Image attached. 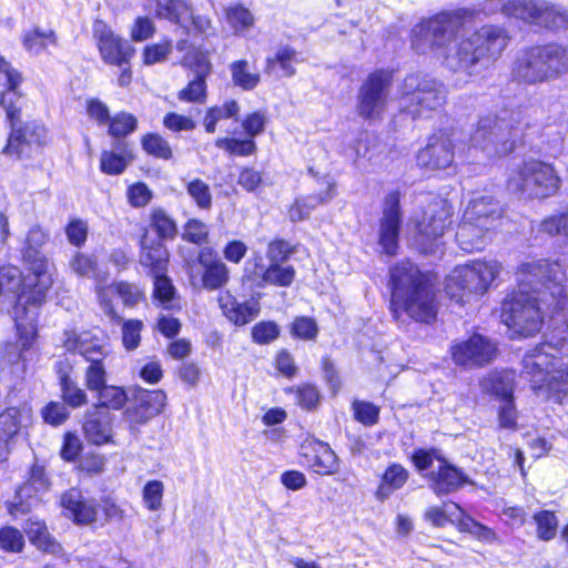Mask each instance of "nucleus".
I'll return each instance as SVG.
<instances>
[{"instance_id":"1","label":"nucleus","mask_w":568,"mask_h":568,"mask_svg":"<svg viewBox=\"0 0 568 568\" xmlns=\"http://www.w3.org/2000/svg\"><path fill=\"white\" fill-rule=\"evenodd\" d=\"M475 13L459 8L424 19L412 30L413 49L443 58L453 71L477 73L500 57L509 38L504 28L494 24L470 32Z\"/></svg>"},{"instance_id":"2","label":"nucleus","mask_w":568,"mask_h":568,"mask_svg":"<svg viewBox=\"0 0 568 568\" xmlns=\"http://www.w3.org/2000/svg\"><path fill=\"white\" fill-rule=\"evenodd\" d=\"M390 311L399 321L403 315L430 323L437 315L436 293L429 277L409 261L389 268Z\"/></svg>"},{"instance_id":"3","label":"nucleus","mask_w":568,"mask_h":568,"mask_svg":"<svg viewBox=\"0 0 568 568\" xmlns=\"http://www.w3.org/2000/svg\"><path fill=\"white\" fill-rule=\"evenodd\" d=\"M52 284L51 277H23L16 266L0 267V313H9L17 329L33 334L39 308Z\"/></svg>"},{"instance_id":"4","label":"nucleus","mask_w":568,"mask_h":568,"mask_svg":"<svg viewBox=\"0 0 568 568\" xmlns=\"http://www.w3.org/2000/svg\"><path fill=\"white\" fill-rule=\"evenodd\" d=\"M565 342H545L529 351L523 359V373L535 392L557 403H568V362L557 355Z\"/></svg>"},{"instance_id":"5","label":"nucleus","mask_w":568,"mask_h":568,"mask_svg":"<svg viewBox=\"0 0 568 568\" xmlns=\"http://www.w3.org/2000/svg\"><path fill=\"white\" fill-rule=\"evenodd\" d=\"M501 268L496 260H474L458 265L446 278V294L458 304L477 301L491 288Z\"/></svg>"},{"instance_id":"6","label":"nucleus","mask_w":568,"mask_h":568,"mask_svg":"<svg viewBox=\"0 0 568 568\" xmlns=\"http://www.w3.org/2000/svg\"><path fill=\"white\" fill-rule=\"evenodd\" d=\"M524 128L513 115L511 123L494 115H486L478 120L470 131L469 146L480 150L489 159L509 154L521 139Z\"/></svg>"},{"instance_id":"7","label":"nucleus","mask_w":568,"mask_h":568,"mask_svg":"<svg viewBox=\"0 0 568 568\" xmlns=\"http://www.w3.org/2000/svg\"><path fill=\"white\" fill-rule=\"evenodd\" d=\"M561 179L550 163L539 160L524 161L511 169L507 187L511 193L544 200L557 194Z\"/></svg>"},{"instance_id":"8","label":"nucleus","mask_w":568,"mask_h":568,"mask_svg":"<svg viewBox=\"0 0 568 568\" xmlns=\"http://www.w3.org/2000/svg\"><path fill=\"white\" fill-rule=\"evenodd\" d=\"M443 83L428 75L409 74L398 89L399 108L413 118H426L446 102Z\"/></svg>"},{"instance_id":"9","label":"nucleus","mask_w":568,"mask_h":568,"mask_svg":"<svg viewBox=\"0 0 568 568\" xmlns=\"http://www.w3.org/2000/svg\"><path fill=\"white\" fill-rule=\"evenodd\" d=\"M452 207L443 199H434L415 219L416 243L425 254H434L443 244V236L452 225Z\"/></svg>"},{"instance_id":"10","label":"nucleus","mask_w":568,"mask_h":568,"mask_svg":"<svg viewBox=\"0 0 568 568\" xmlns=\"http://www.w3.org/2000/svg\"><path fill=\"white\" fill-rule=\"evenodd\" d=\"M392 72L376 70L362 83L357 92L356 111L364 120L376 121L387 109Z\"/></svg>"},{"instance_id":"11","label":"nucleus","mask_w":568,"mask_h":568,"mask_svg":"<svg viewBox=\"0 0 568 568\" xmlns=\"http://www.w3.org/2000/svg\"><path fill=\"white\" fill-rule=\"evenodd\" d=\"M453 362L465 369H473L490 364L497 356V345L481 334H473L467 339L452 343Z\"/></svg>"},{"instance_id":"12","label":"nucleus","mask_w":568,"mask_h":568,"mask_svg":"<svg viewBox=\"0 0 568 568\" xmlns=\"http://www.w3.org/2000/svg\"><path fill=\"white\" fill-rule=\"evenodd\" d=\"M462 133L457 130L432 135L427 145L417 154V164L429 170L448 168L454 160L456 142Z\"/></svg>"},{"instance_id":"13","label":"nucleus","mask_w":568,"mask_h":568,"mask_svg":"<svg viewBox=\"0 0 568 568\" xmlns=\"http://www.w3.org/2000/svg\"><path fill=\"white\" fill-rule=\"evenodd\" d=\"M93 36L98 41L101 58L105 63L121 67L130 62L134 49L126 40L115 36L103 21L94 22Z\"/></svg>"},{"instance_id":"14","label":"nucleus","mask_w":568,"mask_h":568,"mask_svg":"<svg viewBox=\"0 0 568 568\" xmlns=\"http://www.w3.org/2000/svg\"><path fill=\"white\" fill-rule=\"evenodd\" d=\"M400 194L398 191L389 192L384 200L383 215L379 222L378 244L383 252L389 256L396 254L398 248V234L402 222L399 207Z\"/></svg>"},{"instance_id":"15","label":"nucleus","mask_w":568,"mask_h":568,"mask_svg":"<svg viewBox=\"0 0 568 568\" xmlns=\"http://www.w3.org/2000/svg\"><path fill=\"white\" fill-rule=\"evenodd\" d=\"M20 110L16 113L14 120L10 122L12 131L4 152L10 155L29 156L33 148H39L47 141V131L43 125L37 122L27 123L23 128L16 129V121L19 119Z\"/></svg>"},{"instance_id":"16","label":"nucleus","mask_w":568,"mask_h":568,"mask_svg":"<svg viewBox=\"0 0 568 568\" xmlns=\"http://www.w3.org/2000/svg\"><path fill=\"white\" fill-rule=\"evenodd\" d=\"M521 6L520 20L530 24L557 30L568 22L566 12L546 0H523Z\"/></svg>"},{"instance_id":"17","label":"nucleus","mask_w":568,"mask_h":568,"mask_svg":"<svg viewBox=\"0 0 568 568\" xmlns=\"http://www.w3.org/2000/svg\"><path fill=\"white\" fill-rule=\"evenodd\" d=\"M31 419L28 406L9 407L0 413V462L7 459L20 429Z\"/></svg>"},{"instance_id":"18","label":"nucleus","mask_w":568,"mask_h":568,"mask_svg":"<svg viewBox=\"0 0 568 568\" xmlns=\"http://www.w3.org/2000/svg\"><path fill=\"white\" fill-rule=\"evenodd\" d=\"M62 344L70 356L79 354L87 362L105 358L108 355L102 341L88 331H64Z\"/></svg>"},{"instance_id":"19","label":"nucleus","mask_w":568,"mask_h":568,"mask_svg":"<svg viewBox=\"0 0 568 568\" xmlns=\"http://www.w3.org/2000/svg\"><path fill=\"white\" fill-rule=\"evenodd\" d=\"M20 73L13 69L10 62L0 55V105L6 110L7 119L13 121L16 113L21 109L19 84Z\"/></svg>"},{"instance_id":"20","label":"nucleus","mask_w":568,"mask_h":568,"mask_svg":"<svg viewBox=\"0 0 568 568\" xmlns=\"http://www.w3.org/2000/svg\"><path fill=\"white\" fill-rule=\"evenodd\" d=\"M48 239L49 234L39 225L32 226L28 232L22 255L34 276L51 277L49 262L41 251Z\"/></svg>"},{"instance_id":"21","label":"nucleus","mask_w":568,"mask_h":568,"mask_svg":"<svg viewBox=\"0 0 568 568\" xmlns=\"http://www.w3.org/2000/svg\"><path fill=\"white\" fill-rule=\"evenodd\" d=\"M304 464L320 475H332L338 471L336 454L328 444L320 440L304 443L301 446Z\"/></svg>"},{"instance_id":"22","label":"nucleus","mask_w":568,"mask_h":568,"mask_svg":"<svg viewBox=\"0 0 568 568\" xmlns=\"http://www.w3.org/2000/svg\"><path fill=\"white\" fill-rule=\"evenodd\" d=\"M513 74L517 80L528 84L548 81L540 45L529 48L520 53L513 65Z\"/></svg>"},{"instance_id":"23","label":"nucleus","mask_w":568,"mask_h":568,"mask_svg":"<svg viewBox=\"0 0 568 568\" xmlns=\"http://www.w3.org/2000/svg\"><path fill=\"white\" fill-rule=\"evenodd\" d=\"M426 478L429 488L437 496L452 494L468 483L467 477L445 458L439 459V464L426 475Z\"/></svg>"},{"instance_id":"24","label":"nucleus","mask_w":568,"mask_h":568,"mask_svg":"<svg viewBox=\"0 0 568 568\" xmlns=\"http://www.w3.org/2000/svg\"><path fill=\"white\" fill-rule=\"evenodd\" d=\"M219 305L223 315L236 326H243L255 320L261 305L257 298L251 297L244 302L237 301L229 291H224L219 296Z\"/></svg>"},{"instance_id":"25","label":"nucleus","mask_w":568,"mask_h":568,"mask_svg":"<svg viewBox=\"0 0 568 568\" xmlns=\"http://www.w3.org/2000/svg\"><path fill=\"white\" fill-rule=\"evenodd\" d=\"M501 215L499 202L493 196L483 195L469 202L463 217L491 231Z\"/></svg>"},{"instance_id":"26","label":"nucleus","mask_w":568,"mask_h":568,"mask_svg":"<svg viewBox=\"0 0 568 568\" xmlns=\"http://www.w3.org/2000/svg\"><path fill=\"white\" fill-rule=\"evenodd\" d=\"M169 252L160 240L151 237L148 231L141 240L140 264L150 275L166 273Z\"/></svg>"},{"instance_id":"27","label":"nucleus","mask_w":568,"mask_h":568,"mask_svg":"<svg viewBox=\"0 0 568 568\" xmlns=\"http://www.w3.org/2000/svg\"><path fill=\"white\" fill-rule=\"evenodd\" d=\"M61 505L77 524H90L97 519L98 509L93 499L85 498L79 489L72 488L61 498Z\"/></svg>"},{"instance_id":"28","label":"nucleus","mask_w":568,"mask_h":568,"mask_svg":"<svg viewBox=\"0 0 568 568\" xmlns=\"http://www.w3.org/2000/svg\"><path fill=\"white\" fill-rule=\"evenodd\" d=\"M73 364L70 356H65L55 363V372L60 381L63 400L73 408L87 403V394L71 378Z\"/></svg>"},{"instance_id":"29","label":"nucleus","mask_w":568,"mask_h":568,"mask_svg":"<svg viewBox=\"0 0 568 568\" xmlns=\"http://www.w3.org/2000/svg\"><path fill=\"white\" fill-rule=\"evenodd\" d=\"M131 146L125 141H115L112 150H104L100 158V170L108 175L122 174L133 161Z\"/></svg>"},{"instance_id":"30","label":"nucleus","mask_w":568,"mask_h":568,"mask_svg":"<svg viewBox=\"0 0 568 568\" xmlns=\"http://www.w3.org/2000/svg\"><path fill=\"white\" fill-rule=\"evenodd\" d=\"M490 240L491 231L463 217L456 232V241L463 251H481Z\"/></svg>"},{"instance_id":"31","label":"nucleus","mask_w":568,"mask_h":568,"mask_svg":"<svg viewBox=\"0 0 568 568\" xmlns=\"http://www.w3.org/2000/svg\"><path fill=\"white\" fill-rule=\"evenodd\" d=\"M326 190L318 194L297 199L290 207L288 216L293 222L307 219L311 212L325 202L331 201L335 196V182L331 178H325Z\"/></svg>"},{"instance_id":"32","label":"nucleus","mask_w":568,"mask_h":568,"mask_svg":"<svg viewBox=\"0 0 568 568\" xmlns=\"http://www.w3.org/2000/svg\"><path fill=\"white\" fill-rule=\"evenodd\" d=\"M210 254L202 251L199 255V262L204 266L202 282L204 288L214 291L223 287L230 278L227 266L220 260H211Z\"/></svg>"},{"instance_id":"33","label":"nucleus","mask_w":568,"mask_h":568,"mask_svg":"<svg viewBox=\"0 0 568 568\" xmlns=\"http://www.w3.org/2000/svg\"><path fill=\"white\" fill-rule=\"evenodd\" d=\"M85 438L94 444L102 445L111 438L110 420L106 413L100 412L98 407L88 413L83 424Z\"/></svg>"},{"instance_id":"34","label":"nucleus","mask_w":568,"mask_h":568,"mask_svg":"<svg viewBox=\"0 0 568 568\" xmlns=\"http://www.w3.org/2000/svg\"><path fill=\"white\" fill-rule=\"evenodd\" d=\"M24 531L30 542L38 549L53 555L61 551V546L50 535L44 521L31 517L26 523Z\"/></svg>"},{"instance_id":"35","label":"nucleus","mask_w":568,"mask_h":568,"mask_svg":"<svg viewBox=\"0 0 568 568\" xmlns=\"http://www.w3.org/2000/svg\"><path fill=\"white\" fill-rule=\"evenodd\" d=\"M540 51L546 64L548 81L557 79L568 71V48L551 43L540 45Z\"/></svg>"},{"instance_id":"36","label":"nucleus","mask_w":568,"mask_h":568,"mask_svg":"<svg viewBox=\"0 0 568 568\" xmlns=\"http://www.w3.org/2000/svg\"><path fill=\"white\" fill-rule=\"evenodd\" d=\"M483 392L494 395L500 400L513 397L514 373L513 372H491L480 381Z\"/></svg>"},{"instance_id":"37","label":"nucleus","mask_w":568,"mask_h":568,"mask_svg":"<svg viewBox=\"0 0 568 568\" xmlns=\"http://www.w3.org/2000/svg\"><path fill=\"white\" fill-rule=\"evenodd\" d=\"M22 45L32 55L43 53L49 45H58V37L51 29L34 27L22 34Z\"/></svg>"},{"instance_id":"38","label":"nucleus","mask_w":568,"mask_h":568,"mask_svg":"<svg viewBox=\"0 0 568 568\" xmlns=\"http://www.w3.org/2000/svg\"><path fill=\"white\" fill-rule=\"evenodd\" d=\"M407 479L408 471L399 464H392L383 474L382 481L376 490L377 499H387L395 490L400 489Z\"/></svg>"},{"instance_id":"39","label":"nucleus","mask_w":568,"mask_h":568,"mask_svg":"<svg viewBox=\"0 0 568 568\" xmlns=\"http://www.w3.org/2000/svg\"><path fill=\"white\" fill-rule=\"evenodd\" d=\"M223 16L226 23L235 34H241L254 24L253 14L241 3L225 7L223 10Z\"/></svg>"},{"instance_id":"40","label":"nucleus","mask_w":568,"mask_h":568,"mask_svg":"<svg viewBox=\"0 0 568 568\" xmlns=\"http://www.w3.org/2000/svg\"><path fill=\"white\" fill-rule=\"evenodd\" d=\"M41 496L36 495L33 487L29 483H24L16 493L14 499L9 503L8 510L13 517L29 513L38 505Z\"/></svg>"},{"instance_id":"41","label":"nucleus","mask_w":568,"mask_h":568,"mask_svg":"<svg viewBox=\"0 0 568 568\" xmlns=\"http://www.w3.org/2000/svg\"><path fill=\"white\" fill-rule=\"evenodd\" d=\"M297 52L287 47H280L274 57L266 59V71L272 73L278 67L283 77H292L295 74L294 64L297 62Z\"/></svg>"},{"instance_id":"42","label":"nucleus","mask_w":568,"mask_h":568,"mask_svg":"<svg viewBox=\"0 0 568 568\" xmlns=\"http://www.w3.org/2000/svg\"><path fill=\"white\" fill-rule=\"evenodd\" d=\"M240 112V105L235 100H229L220 106L207 109L203 120L206 132L214 133L216 124L225 119H236Z\"/></svg>"},{"instance_id":"43","label":"nucleus","mask_w":568,"mask_h":568,"mask_svg":"<svg viewBox=\"0 0 568 568\" xmlns=\"http://www.w3.org/2000/svg\"><path fill=\"white\" fill-rule=\"evenodd\" d=\"M17 331L19 334L18 342L16 344H6L2 351L3 358L11 364H18L21 361H26L24 352L30 348L36 336V332H33V334H28L24 328ZM34 331H37V322H34Z\"/></svg>"},{"instance_id":"44","label":"nucleus","mask_w":568,"mask_h":568,"mask_svg":"<svg viewBox=\"0 0 568 568\" xmlns=\"http://www.w3.org/2000/svg\"><path fill=\"white\" fill-rule=\"evenodd\" d=\"M232 81L236 87L250 91L260 83V74L250 70L246 60H237L230 64Z\"/></svg>"},{"instance_id":"45","label":"nucleus","mask_w":568,"mask_h":568,"mask_svg":"<svg viewBox=\"0 0 568 568\" xmlns=\"http://www.w3.org/2000/svg\"><path fill=\"white\" fill-rule=\"evenodd\" d=\"M70 268L79 276L94 278L102 283L105 278L98 271V263L94 256L77 252L69 262Z\"/></svg>"},{"instance_id":"46","label":"nucleus","mask_w":568,"mask_h":568,"mask_svg":"<svg viewBox=\"0 0 568 568\" xmlns=\"http://www.w3.org/2000/svg\"><path fill=\"white\" fill-rule=\"evenodd\" d=\"M150 227L158 235L156 240L173 239L178 233L174 220L163 210L154 209L151 212Z\"/></svg>"},{"instance_id":"47","label":"nucleus","mask_w":568,"mask_h":568,"mask_svg":"<svg viewBox=\"0 0 568 568\" xmlns=\"http://www.w3.org/2000/svg\"><path fill=\"white\" fill-rule=\"evenodd\" d=\"M264 275L263 287L266 285L287 287L295 278V270L291 265H283L281 263L273 262L270 263Z\"/></svg>"},{"instance_id":"48","label":"nucleus","mask_w":568,"mask_h":568,"mask_svg":"<svg viewBox=\"0 0 568 568\" xmlns=\"http://www.w3.org/2000/svg\"><path fill=\"white\" fill-rule=\"evenodd\" d=\"M215 146L224 150L230 155L248 156L256 152V143L253 139L219 138Z\"/></svg>"},{"instance_id":"49","label":"nucleus","mask_w":568,"mask_h":568,"mask_svg":"<svg viewBox=\"0 0 568 568\" xmlns=\"http://www.w3.org/2000/svg\"><path fill=\"white\" fill-rule=\"evenodd\" d=\"M97 294L99 304L105 316L113 323H120L122 317L116 313L113 304V298L118 296L115 283L106 286H100V283H98Z\"/></svg>"},{"instance_id":"50","label":"nucleus","mask_w":568,"mask_h":568,"mask_svg":"<svg viewBox=\"0 0 568 568\" xmlns=\"http://www.w3.org/2000/svg\"><path fill=\"white\" fill-rule=\"evenodd\" d=\"M186 192L201 210L212 207V192L207 183L201 179H193L186 183Z\"/></svg>"},{"instance_id":"51","label":"nucleus","mask_w":568,"mask_h":568,"mask_svg":"<svg viewBox=\"0 0 568 568\" xmlns=\"http://www.w3.org/2000/svg\"><path fill=\"white\" fill-rule=\"evenodd\" d=\"M523 0H485L481 11L486 14L503 12L505 16L520 19Z\"/></svg>"},{"instance_id":"52","label":"nucleus","mask_w":568,"mask_h":568,"mask_svg":"<svg viewBox=\"0 0 568 568\" xmlns=\"http://www.w3.org/2000/svg\"><path fill=\"white\" fill-rule=\"evenodd\" d=\"M534 520L537 525V536L539 539L548 541L556 536L558 520L552 511L541 510L534 515Z\"/></svg>"},{"instance_id":"53","label":"nucleus","mask_w":568,"mask_h":568,"mask_svg":"<svg viewBox=\"0 0 568 568\" xmlns=\"http://www.w3.org/2000/svg\"><path fill=\"white\" fill-rule=\"evenodd\" d=\"M539 232L548 235L568 236V206L560 213L546 217L539 224Z\"/></svg>"},{"instance_id":"54","label":"nucleus","mask_w":568,"mask_h":568,"mask_svg":"<svg viewBox=\"0 0 568 568\" xmlns=\"http://www.w3.org/2000/svg\"><path fill=\"white\" fill-rule=\"evenodd\" d=\"M99 406L104 408L120 409L128 397L121 387L104 385L97 390Z\"/></svg>"},{"instance_id":"55","label":"nucleus","mask_w":568,"mask_h":568,"mask_svg":"<svg viewBox=\"0 0 568 568\" xmlns=\"http://www.w3.org/2000/svg\"><path fill=\"white\" fill-rule=\"evenodd\" d=\"M104 358H97L88 362L89 365L85 368V386L89 390L97 392L102 388L106 381L105 366L103 364Z\"/></svg>"},{"instance_id":"56","label":"nucleus","mask_w":568,"mask_h":568,"mask_svg":"<svg viewBox=\"0 0 568 568\" xmlns=\"http://www.w3.org/2000/svg\"><path fill=\"white\" fill-rule=\"evenodd\" d=\"M164 485L161 480H149L142 489V499L146 509L158 511L162 508Z\"/></svg>"},{"instance_id":"57","label":"nucleus","mask_w":568,"mask_h":568,"mask_svg":"<svg viewBox=\"0 0 568 568\" xmlns=\"http://www.w3.org/2000/svg\"><path fill=\"white\" fill-rule=\"evenodd\" d=\"M122 323V344L126 351L138 348L141 342V332L143 329V322L140 320H123Z\"/></svg>"},{"instance_id":"58","label":"nucleus","mask_w":568,"mask_h":568,"mask_svg":"<svg viewBox=\"0 0 568 568\" xmlns=\"http://www.w3.org/2000/svg\"><path fill=\"white\" fill-rule=\"evenodd\" d=\"M449 508H455L459 511V506L455 503H446L444 507L430 506L424 513V519L430 523L434 527H445L452 521Z\"/></svg>"},{"instance_id":"59","label":"nucleus","mask_w":568,"mask_h":568,"mask_svg":"<svg viewBox=\"0 0 568 568\" xmlns=\"http://www.w3.org/2000/svg\"><path fill=\"white\" fill-rule=\"evenodd\" d=\"M251 335L256 344H268L278 337L280 327L275 322L262 321L253 326Z\"/></svg>"},{"instance_id":"60","label":"nucleus","mask_w":568,"mask_h":568,"mask_svg":"<svg viewBox=\"0 0 568 568\" xmlns=\"http://www.w3.org/2000/svg\"><path fill=\"white\" fill-rule=\"evenodd\" d=\"M109 133L112 136H125L133 132L136 128V119L129 113H119L114 115L109 122Z\"/></svg>"},{"instance_id":"61","label":"nucleus","mask_w":568,"mask_h":568,"mask_svg":"<svg viewBox=\"0 0 568 568\" xmlns=\"http://www.w3.org/2000/svg\"><path fill=\"white\" fill-rule=\"evenodd\" d=\"M266 271L267 266H265L262 255L255 254L251 260L246 261L244 276L256 287L262 288Z\"/></svg>"},{"instance_id":"62","label":"nucleus","mask_w":568,"mask_h":568,"mask_svg":"<svg viewBox=\"0 0 568 568\" xmlns=\"http://www.w3.org/2000/svg\"><path fill=\"white\" fill-rule=\"evenodd\" d=\"M206 98V83L205 79L195 78L186 88L179 92L181 101L203 103Z\"/></svg>"},{"instance_id":"63","label":"nucleus","mask_w":568,"mask_h":568,"mask_svg":"<svg viewBox=\"0 0 568 568\" xmlns=\"http://www.w3.org/2000/svg\"><path fill=\"white\" fill-rule=\"evenodd\" d=\"M355 419L366 426L377 424L379 417V408L368 402L355 400L353 403Z\"/></svg>"},{"instance_id":"64","label":"nucleus","mask_w":568,"mask_h":568,"mask_svg":"<svg viewBox=\"0 0 568 568\" xmlns=\"http://www.w3.org/2000/svg\"><path fill=\"white\" fill-rule=\"evenodd\" d=\"M142 145L149 154L161 159H169L172 154L169 143L158 134L145 135Z\"/></svg>"}]
</instances>
